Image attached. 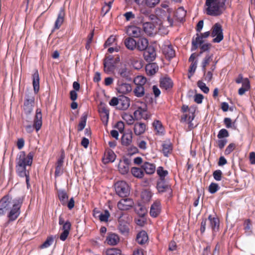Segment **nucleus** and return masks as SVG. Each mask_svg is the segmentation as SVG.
I'll return each instance as SVG.
<instances>
[{"instance_id":"nucleus-1","label":"nucleus","mask_w":255,"mask_h":255,"mask_svg":"<svg viewBox=\"0 0 255 255\" xmlns=\"http://www.w3.org/2000/svg\"><path fill=\"white\" fill-rule=\"evenodd\" d=\"M15 170L17 175L20 177H25L27 188H30L29 171L26 169L27 166L32 165V151L27 155L24 151H21L17 155L16 159Z\"/></svg>"},{"instance_id":"nucleus-2","label":"nucleus","mask_w":255,"mask_h":255,"mask_svg":"<svg viewBox=\"0 0 255 255\" xmlns=\"http://www.w3.org/2000/svg\"><path fill=\"white\" fill-rule=\"evenodd\" d=\"M227 0H206L205 5L206 13L211 16H219L226 9L225 3Z\"/></svg>"},{"instance_id":"nucleus-3","label":"nucleus","mask_w":255,"mask_h":255,"mask_svg":"<svg viewBox=\"0 0 255 255\" xmlns=\"http://www.w3.org/2000/svg\"><path fill=\"white\" fill-rule=\"evenodd\" d=\"M32 99L26 96L23 104V126L28 133L32 132Z\"/></svg>"},{"instance_id":"nucleus-4","label":"nucleus","mask_w":255,"mask_h":255,"mask_svg":"<svg viewBox=\"0 0 255 255\" xmlns=\"http://www.w3.org/2000/svg\"><path fill=\"white\" fill-rule=\"evenodd\" d=\"M139 8L140 14L148 16L151 11L148 9L155 7L160 2V0H134Z\"/></svg>"},{"instance_id":"nucleus-5","label":"nucleus","mask_w":255,"mask_h":255,"mask_svg":"<svg viewBox=\"0 0 255 255\" xmlns=\"http://www.w3.org/2000/svg\"><path fill=\"white\" fill-rule=\"evenodd\" d=\"M23 197H18L14 199L12 201V206H10V210L7 212V218L9 221L15 220L20 213V207L23 202Z\"/></svg>"},{"instance_id":"nucleus-6","label":"nucleus","mask_w":255,"mask_h":255,"mask_svg":"<svg viewBox=\"0 0 255 255\" xmlns=\"http://www.w3.org/2000/svg\"><path fill=\"white\" fill-rule=\"evenodd\" d=\"M119 223L118 229L122 234H127L128 233L129 224L131 221V219L129 215L127 213H121L120 216L118 218Z\"/></svg>"},{"instance_id":"nucleus-7","label":"nucleus","mask_w":255,"mask_h":255,"mask_svg":"<svg viewBox=\"0 0 255 255\" xmlns=\"http://www.w3.org/2000/svg\"><path fill=\"white\" fill-rule=\"evenodd\" d=\"M211 35L215 37L213 39L214 43H219L224 38L223 28L222 25L219 23H216L211 29Z\"/></svg>"},{"instance_id":"nucleus-8","label":"nucleus","mask_w":255,"mask_h":255,"mask_svg":"<svg viewBox=\"0 0 255 255\" xmlns=\"http://www.w3.org/2000/svg\"><path fill=\"white\" fill-rule=\"evenodd\" d=\"M116 193L121 197H127L129 194V188L128 184L124 181H118L115 184Z\"/></svg>"},{"instance_id":"nucleus-9","label":"nucleus","mask_w":255,"mask_h":255,"mask_svg":"<svg viewBox=\"0 0 255 255\" xmlns=\"http://www.w3.org/2000/svg\"><path fill=\"white\" fill-rule=\"evenodd\" d=\"M11 197L6 195L0 199V217L4 216L10 209Z\"/></svg>"},{"instance_id":"nucleus-10","label":"nucleus","mask_w":255,"mask_h":255,"mask_svg":"<svg viewBox=\"0 0 255 255\" xmlns=\"http://www.w3.org/2000/svg\"><path fill=\"white\" fill-rule=\"evenodd\" d=\"M116 78L118 80H121L122 81H131L130 71L126 66H122L117 70Z\"/></svg>"},{"instance_id":"nucleus-11","label":"nucleus","mask_w":255,"mask_h":255,"mask_svg":"<svg viewBox=\"0 0 255 255\" xmlns=\"http://www.w3.org/2000/svg\"><path fill=\"white\" fill-rule=\"evenodd\" d=\"M211 32L207 31L203 33L196 34L195 38H193L192 41V50H196L199 46V44H202L204 42L203 38H206L209 36Z\"/></svg>"},{"instance_id":"nucleus-12","label":"nucleus","mask_w":255,"mask_h":255,"mask_svg":"<svg viewBox=\"0 0 255 255\" xmlns=\"http://www.w3.org/2000/svg\"><path fill=\"white\" fill-rule=\"evenodd\" d=\"M133 204V201L131 199L124 198L118 202L117 207L121 211H127L132 208Z\"/></svg>"},{"instance_id":"nucleus-13","label":"nucleus","mask_w":255,"mask_h":255,"mask_svg":"<svg viewBox=\"0 0 255 255\" xmlns=\"http://www.w3.org/2000/svg\"><path fill=\"white\" fill-rule=\"evenodd\" d=\"M117 90L118 93L122 94H127L132 91L130 84L125 83L121 80H118Z\"/></svg>"},{"instance_id":"nucleus-14","label":"nucleus","mask_w":255,"mask_h":255,"mask_svg":"<svg viewBox=\"0 0 255 255\" xmlns=\"http://www.w3.org/2000/svg\"><path fill=\"white\" fill-rule=\"evenodd\" d=\"M143 57L145 60L150 62L155 59L156 54L155 48L152 46H149L144 50Z\"/></svg>"},{"instance_id":"nucleus-15","label":"nucleus","mask_w":255,"mask_h":255,"mask_svg":"<svg viewBox=\"0 0 255 255\" xmlns=\"http://www.w3.org/2000/svg\"><path fill=\"white\" fill-rule=\"evenodd\" d=\"M159 83L160 88L165 90H169L173 86L172 80L167 75L161 77L159 80Z\"/></svg>"},{"instance_id":"nucleus-16","label":"nucleus","mask_w":255,"mask_h":255,"mask_svg":"<svg viewBox=\"0 0 255 255\" xmlns=\"http://www.w3.org/2000/svg\"><path fill=\"white\" fill-rule=\"evenodd\" d=\"M130 160L128 158L120 160L118 165V170L122 174H126L129 171Z\"/></svg>"},{"instance_id":"nucleus-17","label":"nucleus","mask_w":255,"mask_h":255,"mask_svg":"<svg viewBox=\"0 0 255 255\" xmlns=\"http://www.w3.org/2000/svg\"><path fill=\"white\" fill-rule=\"evenodd\" d=\"M127 33L130 37L139 38L142 37L143 32L140 27L135 26H129L127 29Z\"/></svg>"},{"instance_id":"nucleus-18","label":"nucleus","mask_w":255,"mask_h":255,"mask_svg":"<svg viewBox=\"0 0 255 255\" xmlns=\"http://www.w3.org/2000/svg\"><path fill=\"white\" fill-rule=\"evenodd\" d=\"M115 64V62H114L113 56L112 55L107 56L104 61V71L106 73L112 72L114 69Z\"/></svg>"},{"instance_id":"nucleus-19","label":"nucleus","mask_w":255,"mask_h":255,"mask_svg":"<svg viewBox=\"0 0 255 255\" xmlns=\"http://www.w3.org/2000/svg\"><path fill=\"white\" fill-rule=\"evenodd\" d=\"M42 116L41 110L37 109L36 111L34 119V123L33 124V128H34L37 131H38L41 128L42 124Z\"/></svg>"},{"instance_id":"nucleus-20","label":"nucleus","mask_w":255,"mask_h":255,"mask_svg":"<svg viewBox=\"0 0 255 255\" xmlns=\"http://www.w3.org/2000/svg\"><path fill=\"white\" fill-rule=\"evenodd\" d=\"M161 206L159 201L156 200L151 205L149 214L153 218L157 217L161 212Z\"/></svg>"},{"instance_id":"nucleus-21","label":"nucleus","mask_w":255,"mask_h":255,"mask_svg":"<svg viewBox=\"0 0 255 255\" xmlns=\"http://www.w3.org/2000/svg\"><path fill=\"white\" fill-rule=\"evenodd\" d=\"M147 106L145 103L142 104L140 107H138L134 112L133 115L136 119L147 118Z\"/></svg>"},{"instance_id":"nucleus-22","label":"nucleus","mask_w":255,"mask_h":255,"mask_svg":"<svg viewBox=\"0 0 255 255\" xmlns=\"http://www.w3.org/2000/svg\"><path fill=\"white\" fill-rule=\"evenodd\" d=\"M116 158V155L114 152L112 150L109 149L106 150L102 160L104 164H107L109 162H114Z\"/></svg>"},{"instance_id":"nucleus-23","label":"nucleus","mask_w":255,"mask_h":255,"mask_svg":"<svg viewBox=\"0 0 255 255\" xmlns=\"http://www.w3.org/2000/svg\"><path fill=\"white\" fill-rule=\"evenodd\" d=\"M136 42V49L140 51H144L149 46L148 40L142 36L138 38Z\"/></svg>"},{"instance_id":"nucleus-24","label":"nucleus","mask_w":255,"mask_h":255,"mask_svg":"<svg viewBox=\"0 0 255 255\" xmlns=\"http://www.w3.org/2000/svg\"><path fill=\"white\" fill-rule=\"evenodd\" d=\"M210 222V226L213 232L219 231L220 221L218 218L210 215L208 218Z\"/></svg>"},{"instance_id":"nucleus-25","label":"nucleus","mask_w":255,"mask_h":255,"mask_svg":"<svg viewBox=\"0 0 255 255\" xmlns=\"http://www.w3.org/2000/svg\"><path fill=\"white\" fill-rule=\"evenodd\" d=\"M157 188L159 192H164L169 190L172 192L171 187L166 183L165 179H159L157 181Z\"/></svg>"},{"instance_id":"nucleus-26","label":"nucleus","mask_w":255,"mask_h":255,"mask_svg":"<svg viewBox=\"0 0 255 255\" xmlns=\"http://www.w3.org/2000/svg\"><path fill=\"white\" fill-rule=\"evenodd\" d=\"M146 129V126L144 123L137 122L134 125L133 131L135 135H140L144 133Z\"/></svg>"},{"instance_id":"nucleus-27","label":"nucleus","mask_w":255,"mask_h":255,"mask_svg":"<svg viewBox=\"0 0 255 255\" xmlns=\"http://www.w3.org/2000/svg\"><path fill=\"white\" fill-rule=\"evenodd\" d=\"M130 105V99L128 97L121 96L119 97V109L122 110H127Z\"/></svg>"},{"instance_id":"nucleus-28","label":"nucleus","mask_w":255,"mask_h":255,"mask_svg":"<svg viewBox=\"0 0 255 255\" xmlns=\"http://www.w3.org/2000/svg\"><path fill=\"white\" fill-rule=\"evenodd\" d=\"M143 170L147 174L151 175L153 174L156 170L155 165L149 162H145L141 165Z\"/></svg>"},{"instance_id":"nucleus-29","label":"nucleus","mask_w":255,"mask_h":255,"mask_svg":"<svg viewBox=\"0 0 255 255\" xmlns=\"http://www.w3.org/2000/svg\"><path fill=\"white\" fill-rule=\"evenodd\" d=\"M65 15L64 8H61L54 23V29H58L63 24Z\"/></svg>"},{"instance_id":"nucleus-30","label":"nucleus","mask_w":255,"mask_h":255,"mask_svg":"<svg viewBox=\"0 0 255 255\" xmlns=\"http://www.w3.org/2000/svg\"><path fill=\"white\" fill-rule=\"evenodd\" d=\"M148 237L145 231H141L137 234L136 241L138 244L143 245L148 242Z\"/></svg>"},{"instance_id":"nucleus-31","label":"nucleus","mask_w":255,"mask_h":255,"mask_svg":"<svg viewBox=\"0 0 255 255\" xmlns=\"http://www.w3.org/2000/svg\"><path fill=\"white\" fill-rule=\"evenodd\" d=\"M142 28L145 33L148 35H152L155 32V26L151 22H146L142 25Z\"/></svg>"},{"instance_id":"nucleus-32","label":"nucleus","mask_w":255,"mask_h":255,"mask_svg":"<svg viewBox=\"0 0 255 255\" xmlns=\"http://www.w3.org/2000/svg\"><path fill=\"white\" fill-rule=\"evenodd\" d=\"M119 236L115 233H109L107 238L106 242L109 245L115 246L119 242Z\"/></svg>"},{"instance_id":"nucleus-33","label":"nucleus","mask_w":255,"mask_h":255,"mask_svg":"<svg viewBox=\"0 0 255 255\" xmlns=\"http://www.w3.org/2000/svg\"><path fill=\"white\" fill-rule=\"evenodd\" d=\"M163 53L169 58H172L175 56V51L171 45H164L162 47Z\"/></svg>"},{"instance_id":"nucleus-34","label":"nucleus","mask_w":255,"mask_h":255,"mask_svg":"<svg viewBox=\"0 0 255 255\" xmlns=\"http://www.w3.org/2000/svg\"><path fill=\"white\" fill-rule=\"evenodd\" d=\"M158 70V66L155 63H149L145 67V71L148 75L152 76Z\"/></svg>"},{"instance_id":"nucleus-35","label":"nucleus","mask_w":255,"mask_h":255,"mask_svg":"<svg viewBox=\"0 0 255 255\" xmlns=\"http://www.w3.org/2000/svg\"><path fill=\"white\" fill-rule=\"evenodd\" d=\"M132 140V133L131 131L124 133L122 137V144L124 146H128L131 144Z\"/></svg>"},{"instance_id":"nucleus-36","label":"nucleus","mask_w":255,"mask_h":255,"mask_svg":"<svg viewBox=\"0 0 255 255\" xmlns=\"http://www.w3.org/2000/svg\"><path fill=\"white\" fill-rule=\"evenodd\" d=\"M242 84V87L238 90V94L241 96L243 95L246 92L248 91L251 89L250 82L248 78H245Z\"/></svg>"},{"instance_id":"nucleus-37","label":"nucleus","mask_w":255,"mask_h":255,"mask_svg":"<svg viewBox=\"0 0 255 255\" xmlns=\"http://www.w3.org/2000/svg\"><path fill=\"white\" fill-rule=\"evenodd\" d=\"M136 40L131 37H128L124 39V44L129 50H133L136 49Z\"/></svg>"},{"instance_id":"nucleus-38","label":"nucleus","mask_w":255,"mask_h":255,"mask_svg":"<svg viewBox=\"0 0 255 255\" xmlns=\"http://www.w3.org/2000/svg\"><path fill=\"white\" fill-rule=\"evenodd\" d=\"M33 88L34 93L37 94L39 91V77L37 70L33 74Z\"/></svg>"},{"instance_id":"nucleus-39","label":"nucleus","mask_w":255,"mask_h":255,"mask_svg":"<svg viewBox=\"0 0 255 255\" xmlns=\"http://www.w3.org/2000/svg\"><path fill=\"white\" fill-rule=\"evenodd\" d=\"M133 95L137 98H142L145 96V88L143 86H136L132 90Z\"/></svg>"},{"instance_id":"nucleus-40","label":"nucleus","mask_w":255,"mask_h":255,"mask_svg":"<svg viewBox=\"0 0 255 255\" xmlns=\"http://www.w3.org/2000/svg\"><path fill=\"white\" fill-rule=\"evenodd\" d=\"M213 54H207L205 57L203 59L202 63V70L203 73L205 74L206 67L209 64V63L213 61Z\"/></svg>"},{"instance_id":"nucleus-41","label":"nucleus","mask_w":255,"mask_h":255,"mask_svg":"<svg viewBox=\"0 0 255 255\" xmlns=\"http://www.w3.org/2000/svg\"><path fill=\"white\" fill-rule=\"evenodd\" d=\"M57 194L61 203L63 205H66L68 199V196L65 191L59 190L57 191Z\"/></svg>"},{"instance_id":"nucleus-42","label":"nucleus","mask_w":255,"mask_h":255,"mask_svg":"<svg viewBox=\"0 0 255 255\" xmlns=\"http://www.w3.org/2000/svg\"><path fill=\"white\" fill-rule=\"evenodd\" d=\"M217 61L214 62V64L211 66L210 68L211 71L207 72L206 71L205 74L204 73V79L205 81L209 82H210L213 78V74L212 71H214L216 67V64Z\"/></svg>"},{"instance_id":"nucleus-43","label":"nucleus","mask_w":255,"mask_h":255,"mask_svg":"<svg viewBox=\"0 0 255 255\" xmlns=\"http://www.w3.org/2000/svg\"><path fill=\"white\" fill-rule=\"evenodd\" d=\"M162 146V152L165 156H167L168 154L171 153L173 149L172 144L170 142H167L163 143Z\"/></svg>"},{"instance_id":"nucleus-44","label":"nucleus","mask_w":255,"mask_h":255,"mask_svg":"<svg viewBox=\"0 0 255 255\" xmlns=\"http://www.w3.org/2000/svg\"><path fill=\"white\" fill-rule=\"evenodd\" d=\"M153 127L157 133L159 134H162L164 132V128L161 122L158 120H155L153 123Z\"/></svg>"},{"instance_id":"nucleus-45","label":"nucleus","mask_w":255,"mask_h":255,"mask_svg":"<svg viewBox=\"0 0 255 255\" xmlns=\"http://www.w3.org/2000/svg\"><path fill=\"white\" fill-rule=\"evenodd\" d=\"M131 172L133 176L138 178H142L144 175V172L142 168H140L136 167H132Z\"/></svg>"},{"instance_id":"nucleus-46","label":"nucleus","mask_w":255,"mask_h":255,"mask_svg":"<svg viewBox=\"0 0 255 255\" xmlns=\"http://www.w3.org/2000/svg\"><path fill=\"white\" fill-rule=\"evenodd\" d=\"M244 229L245 232L248 235L252 233V224L251 220L249 219L245 220L244 223Z\"/></svg>"},{"instance_id":"nucleus-47","label":"nucleus","mask_w":255,"mask_h":255,"mask_svg":"<svg viewBox=\"0 0 255 255\" xmlns=\"http://www.w3.org/2000/svg\"><path fill=\"white\" fill-rule=\"evenodd\" d=\"M146 78L145 77L142 76H137L135 78L134 83L136 86L144 87L146 83Z\"/></svg>"},{"instance_id":"nucleus-48","label":"nucleus","mask_w":255,"mask_h":255,"mask_svg":"<svg viewBox=\"0 0 255 255\" xmlns=\"http://www.w3.org/2000/svg\"><path fill=\"white\" fill-rule=\"evenodd\" d=\"M156 172L159 176V179H165V177L168 174V171L164 170L162 166L158 167Z\"/></svg>"},{"instance_id":"nucleus-49","label":"nucleus","mask_w":255,"mask_h":255,"mask_svg":"<svg viewBox=\"0 0 255 255\" xmlns=\"http://www.w3.org/2000/svg\"><path fill=\"white\" fill-rule=\"evenodd\" d=\"M87 119V114H84L81 117L80 121L78 126V131H82L84 128L86 126Z\"/></svg>"},{"instance_id":"nucleus-50","label":"nucleus","mask_w":255,"mask_h":255,"mask_svg":"<svg viewBox=\"0 0 255 255\" xmlns=\"http://www.w3.org/2000/svg\"><path fill=\"white\" fill-rule=\"evenodd\" d=\"M54 241L53 238L52 236L48 237L46 241L39 246L41 249L47 248L50 247Z\"/></svg>"},{"instance_id":"nucleus-51","label":"nucleus","mask_w":255,"mask_h":255,"mask_svg":"<svg viewBox=\"0 0 255 255\" xmlns=\"http://www.w3.org/2000/svg\"><path fill=\"white\" fill-rule=\"evenodd\" d=\"M122 118L124 120L126 121L127 123L129 125H132L134 121L133 116L128 113H124L122 115Z\"/></svg>"},{"instance_id":"nucleus-52","label":"nucleus","mask_w":255,"mask_h":255,"mask_svg":"<svg viewBox=\"0 0 255 255\" xmlns=\"http://www.w3.org/2000/svg\"><path fill=\"white\" fill-rule=\"evenodd\" d=\"M110 216V214L109 212L106 210L99 216V219L101 222H106L108 221Z\"/></svg>"},{"instance_id":"nucleus-53","label":"nucleus","mask_w":255,"mask_h":255,"mask_svg":"<svg viewBox=\"0 0 255 255\" xmlns=\"http://www.w3.org/2000/svg\"><path fill=\"white\" fill-rule=\"evenodd\" d=\"M224 123L226 127L228 128H236V127L235 126V121L232 122L231 119L229 118H225L224 120Z\"/></svg>"},{"instance_id":"nucleus-54","label":"nucleus","mask_w":255,"mask_h":255,"mask_svg":"<svg viewBox=\"0 0 255 255\" xmlns=\"http://www.w3.org/2000/svg\"><path fill=\"white\" fill-rule=\"evenodd\" d=\"M136 211L137 214L140 217H143L147 213V210L145 207L138 205L136 208Z\"/></svg>"},{"instance_id":"nucleus-55","label":"nucleus","mask_w":255,"mask_h":255,"mask_svg":"<svg viewBox=\"0 0 255 255\" xmlns=\"http://www.w3.org/2000/svg\"><path fill=\"white\" fill-rule=\"evenodd\" d=\"M122 251L117 248H111L107 250L106 255H120Z\"/></svg>"},{"instance_id":"nucleus-56","label":"nucleus","mask_w":255,"mask_h":255,"mask_svg":"<svg viewBox=\"0 0 255 255\" xmlns=\"http://www.w3.org/2000/svg\"><path fill=\"white\" fill-rule=\"evenodd\" d=\"M127 21H131L135 18V14L131 11H127L123 14Z\"/></svg>"},{"instance_id":"nucleus-57","label":"nucleus","mask_w":255,"mask_h":255,"mask_svg":"<svg viewBox=\"0 0 255 255\" xmlns=\"http://www.w3.org/2000/svg\"><path fill=\"white\" fill-rule=\"evenodd\" d=\"M198 87L205 94H207L209 92V89L206 86L205 83L202 81H198L197 82Z\"/></svg>"},{"instance_id":"nucleus-58","label":"nucleus","mask_w":255,"mask_h":255,"mask_svg":"<svg viewBox=\"0 0 255 255\" xmlns=\"http://www.w3.org/2000/svg\"><path fill=\"white\" fill-rule=\"evenodd\" d=\"M220 187L217 183L212 182L209 186V192L211 194L215 193L219 190Z\"/></svg>"},{"instance_id":"nucleus-59","label":"nucleus","mask_w":255,"mask_h":255,"mask_svg":"<svg viewBox=\"0 0 255 255\" xmlns=\"http://www.w3.org/2000/svg\"><path fill=\"white\" fill-rule=\"evenodd\" d=\"M229 136L228 131L225 128L220 129L217 135V137L219 139L223 138L224 137H227Z\"/></svg>"},{"instance_id":"nucleus-60","label":"nucleus","mask_w":255,"mask_h":255,"mask_svg":"<svg viewBox=\"0 0 255 255\" xmlns=\"http://www.w3.org/2000/svg\"><path fill=\"white\" fill-rule=\"evenodd\" d=\"M236 145L234 143H230L225 150V154H230L236 148Z\"/></svg>"},{"instance_id":"nucleus-61","label":"nucleus","mask_w":255,"mask_h":255,"mask_svg":"<svg viewBox=\"0 0 255 255\" xmlns=\"http://www.w3.org/2000/svg\"><path fill=\"white\" fill-rule=\"evenodd\" d=\"M135 18V23L136 24H142L143 25L144 23L146 22L144 16L140 13Z\"/></svg>"},{"instance_id":"nucleus-62","label":"nucleus","mask_w":255,"mask_h":255,"mask_svg":"<svg viewBox=\"0 0 255 255\" xmlns=\"http://www.w3.org/2000/svg\"><path fill=\"white\" fill-rule=\"evenodd\" d=\"M213 176L216 181H220L222 179V172L220 170H216L214 171Z\"/></svg>"},{"instance_id":"nucleus-63","label":"nucleus","mask_w":255,"mask_h":255,"mask_svg":"<svg viewBox=\"0 0 255 255\" xmlns=\"http://www.w3.org/2000/svg\"><path fill=\"white\" fill-rule=\"evenodd\" d=\"M115 40H116V38H115V36H114V35L110 36L108 38V39L106 41V42L104 44L105 47L112 45L114 43Z\"/></svg>"},{"instance_id":"nucleus-64","label":"nucleus","mask_w":255,"mask_h":255,"mask_svg":"<svg viewBox=\"0 0 255 255\" xmlns=\"http://www.w3.org/2000/svg\"><path fill=\"white\" fill-rule=\"evenodd\" d=\"M99 112L100 114H106L109 113V110L105 104L101 103L99 107Z\"/></svg>"}]
</instances>
